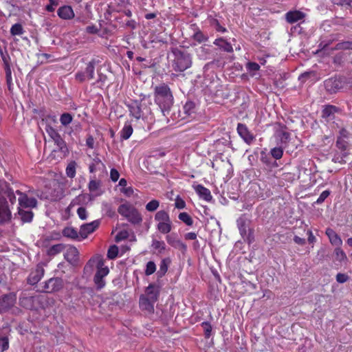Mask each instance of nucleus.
<instances>
[{
	"label": "nucleus",
	"instance_id": "f257e3e1",
	"mask_svg": "<svg viewBox=\"0 0 352 352\" xmlns=\"http://www.w3.org/2000/svg\"><path fill=\"white\" fill-rule=\"evenodd\" d=\"M154 97L155 103L160 107L164 115L165 112L170 110L174 98L168 85L162 83L156 86L154 89Z\"/></svg>",
	"mask_w": 352,
	"mask_h": 352
},
{
	"label": "nucleus",
	"instance_id": "f03ea898",
	"mask_svg": "<svg viewBox=\"0 0 352 352\" xmlns=\"http://www.w3.org/2000/svg\"><path fill=\"white\" fill-rule=\"evenodd\" d=\"M16 193L19 195L18 199L20 206L19 214L21 216V220H32L34 214L31 208L36 207V199L34 197H28L27 195L22 193L19 190H16Z\"/></svg>",
	"mask_w": 352,
	"mask_h": 352
},
{
	"label": "nucleus",
	"instance_id": "7ed1b4c3",
	"mask_svg": "<svg viewBox=\"0 0 352 352\" xmlns=\"http://www.w3.org/2000/svg\"><path fill=\"white\" fill-rule=\"evenodd\" d=\"M171 52L174 57L172 67L175 72H182L191 67L192 58L189 53L177 47L172 48Z\"/></svg>",
	"mask_w": 352,
	"mask_h": 352
},
{
	"label": "nucleus",
	"instance_id": "20e7f679",
	"mask_svg": "<svg viewBox=\"0 0 352 352\" xmlns=\"http://www.w3.org/2000/svg\"><path fill=\"white\" fill-rule=\"evenodd\" d=\"M96 263L97 272L94 276V280L98 289H102L105 285L104 278L109 274V270L107 267L104 266V261L100 256L90 259L85 266L87 267H92L93 264Z\"/></svg>",
	"mask_w": 352,
	"mask_h": 352
},
{
	"label": "nucleus",
	"instance_id": "39448f33",
	"mask_svg": "<svg viewBox=\"0 0 352 352\" xmlns=\"http://www.w3.org/2000/svg\"><path fill=\"white\" fill-rule=\"evenodd\" d=\"M146 99V96L144 95L140 100H133L130 104H127L132 116L136 119H140L144 116L145 112L148 113L149 111V109L145 102Z\"/></svg>",
	"mask_w": 352,
	"mask_h": 352
},
{
	"label": "nucleus",
	"instance_id": "423d86ee",
	"mask_svg": "<svg viewBox=\"0 0 352 352\" xmlns=\"http://www.w3.org/2000/svg\"><path fill=\"white\" fill-rule=\"evenodd\" d=\"M118 212L128 220H142V216L138 210L129 203L121 204Z\"/></svg>",
	"mask_w": 352,
	"mask_h": 352
},
{
	"label": "nucleus",
	"instance_id": "0eeeda50",
	"mask_svg": "<svg viewBox=\"0 0 352 352\" xmlns=\"http://www.w3.org/2000/svg\"><path fill=\"white\" fill-rule=\"evenodd\" d=\"M46 131L49 136L53 140L58 150L64 153L68 152L65 140L62 138L59 133L52 126H47Z\"/></svg>",
	"mask_w": 352,
	"mask_h": 352
},
{
	"label": "nucleus",
	"instance_id": "6e6552de",
	"mask_svg": "<svg viewBox=\"0 0 352 352\" xmlns=\"http://www.w3.org/2000/svg\"><path fill=\"white\" fill-rule=\"evenodd\" d=\"M250 221H241L238 224L240 234L244 241L248 244H251L254 241V229L251 227Z\"/></svg>",
	"mask_w": 352,
	"mask_h": 352
},
{
	"label": "nucleus",
	"instance_id": "1a4fd4ad",
	"mask_svg": "<svg viewBox=\"0 0 352 352\" xmlns=\"http://www.w3.org/2000/svg\"><path fill=\"white\" fill-rule=\"evenodd\" d=\"M324 86L329 94H336L343 87V82L340 78L334 76L324 81Z\"/></svg>",
	"mask_w": 352,
	"mask_h": 352
},
{
	"label": "nucleus",
	"instance_id": "9d476101",
	"mask_svg": "<svg viewBox=\"0 0 352 352\" xmlns=\"http://www.w3.org/2000/svg\"><path fill=\"white\" fill-rule=\"evenodd\" d=\"M16 302V296L13 293L4 294L0 297V314L8 311Z\"/></svg>",
	"mask_w": 352,
	"mask_h": 352
},
{
	"label": "nucleus",
	"instance_id": "9b49d317",
	"mask_svg": "<svg viewBox=\"0 0 352 352\" xmlns=\"http://www.w3.org/2000/svg\"><path fill=\"white\" fill-rule=\"evenodd\" d=\"M63 280L60 278H52L45 282L43 291L47 293L56 292L63 287Z\"/></svg>",
	"mask_w": 352,
	"mask_h": 352
},
{
	"label": "nucleus",
	"instance_id": "f8f14e48",
	"mask_svg": "<svg viewBox=\"0 0 352 352\" xmlns=\"http://www.w3.org/2000/svg\"><path fill=\"white\" fill-rule=\"evenodd\" d=\"M44 268L40 265H36L35 269L32 270L30 273L27 278L28 283L31 285H36L40 281V280L44 276Z\"/></svg>",
	"mask_w": 352,
	"mask_h": 352
},
{
	"label": "nucleus",
	"instance_id": "ddd939ff",
	"mask_svg": "<svg viewBox=\"0 0 352 352\" xmlns=\"http://www.w3.org/2000/svg\"><path fill=\"white\" fill-rule=\"evenodd\" d=\"M65 258L72 265H76L79 260V252L74 246H69L64 254Z\"/></svg>",
	"mask_w": 352,
	"mask_h": 352
},
{
	"label": "nucleus",
	"instance_id": "4468645a",
	"mask_svg": "<svg viewBox=\"0 0 352 352\" xmlns=\"http://www.w3.org/2000/svg\"><path fill=\"white\" fill-rule=\"evenodd\" d=\"M38 296H27L26 294H22L19 298L20 305L28 309L34 308V302L38 299Z\"/></svg>",
	"mask_w": 352,
	"mask_h": 352
},
{
	"label": "nucleus",
	"instance_id": "2eb2a0df",
	"mask_svg": "<svg viewBox=\"0 0 352 352\" xmlns=\"http://www.w3.org/2000/svg\"><path fill=\"white\" fill-rule=\"evenodd\" d=\"M99 226V221H91L89 223L83 224L80 226L79 231L80 236L85 239L87 235L93 232Z\"/></svg>",
	"mask_w": 352,
	"mask_h": 352
},
{
	"label": "nucleus",
	"instance_id": "dca6fc26",
	"mask_svg": "<svg viewBox=\"0 0 352 352\" xmlns=\"http://www.w3.org/2000/svg\"><path fill=\"white\" fill-rule=\"evenodd\" d=\"M237 132L246 143L250 144L254 140V136L250 133L245 124L239 123L237 126Z\"/></svg>",
	"mask_w": 352,
	"mask_h": 352
},
{
	"label": "nucleus",
	"instance_id": "f3484780",
	"mask_svg": "<svg viewBox=\"0 0 352 352\" xmlns=\"http://www.w3.org/2000/svg\"><path fill=\"white\" fill-rule=\"evenodd\" d=\"M1 194H3L7 196L9 199L10 203L14 204L16 203V199L15 196L16 191L12 189L9 184L7 182H3L1 185Z\"/></svg>",
	"mask_w": 352,
	"mask_h": 352
},
{
	"label": "nucleus",
	"instance_id": "a211bd4d",
	"mask_svg": "<svg viewBox=\"0 0 352 352\" xmlns=\"http://www.w3.org/2000/svg\"><path fill=\"white\" fill-rule=\"evenodd\" d=\"M155 302L149 299L144 295H142L140 298V307L142 310L148 311V313H153L154 311V303Z\"/></svg>",
	"mask_w": 352,
	"mask_h": 352
},
{
	"label": "nucleus",
	"instance_id": "6ab92c4d",
	"mask_svg": "<svg viewBox=\"0 0 352 352\" xmlns=\"http://www.w3.org/2000/svg\"><path fill=\"white\" fill-rule=\"evenodd\" d=\"M58 16L65 20L72 19L74 17V12L71 6H63L58 9Z\"/></svg>",
	"mask_w": 352,
	"mask_h": 352
},
{
	"label": "nucleus",
	"instance_id": "aec40b11",
	"mask_svg": "<svg viewBox=\"0 0 352 352\" xmlns=\"http://www.w3.org/2000/svg\"><path fill=\"white\" fill-rule=\"evenodd\" d=\"M305 14L299 10L289 11L286 13L285 19L289 23H294L304 19Z\"/></svg>",
	"mask_w": 352,
	"mask_h": 352
},
{
	"label": "nucleus",
	"instance_id": "412c9836",
	"mask_svg": "<svg viewBox=\"0 0 352 352\" xmlns=\"http://www.w3.org/2000/svg\"><path fill=\"white\" fill-rule=\"evenodd\" d=\"M11 212L6 199L0 196V220H10Z\"/></svg>",
	"mask_w": 352,
	"mask_h": 352
},
{
	"label": "nucleus",
	"instance_id": "4be33fe9",
	"mask_svg": "<svg viewBox=\"0 0 352 352\" xmlns=\"http://www.w3.org/2000/svg\"><path fill=\"white\" fill-rule=\"evenodd\" d=\"M166 239L168 244L173 247L184 251L186 250V245L177 239L176 234L173 233L167 235Z\"/></svg>",
	"mask_w": 352,
	"mask_h": 352
},
{
	"label": "nucleus",
	"instance_id": "5701e85b",
	"mask_svg": "<svg viewBox=\"0 0 352 352\" xmlns=\"http://www.w3.org/2000/svg\"><path fill=\"white\" fill-rule=\"evenodd\" d=\"M160 294V289L159 287L154 285L150 284L146 289V297H148L149 299L152 300L154 302H156L158 299V296Z\"/></svg>",
	"mask_w": 352,
	"mask_h": 352
},
{
	"label": "nucleus",
	"instance_id": "b1692460",
	"mask_svg": "<svg viewBox=\"0 0 352 352\" xmlns=\"http://www.w3.org/2000/svg\"><path fill=\"white\" fill-rule=\"evenodd\" d=\"M326 234L327 235V236L329 237V241L330 243L337 247V246H341L342 244V239H340V237L336 233V232L331 229V228H327L326 230Z\"/></svg>",
	"mask_w": 352,
	"mask_h": 352
},
{
	"label": "nucleus",
	"instance_id": "393cba45",
	"mask_svg": "<svg viewBox=\"0 0 352 352\" xmlns=\"http://www.w3.org/2000/svg\"><path fill=\"white\" fill-rule=\"evenodd\" d=\"M215 45L219 46L221 50L226 52H232L233 47L232 45L223 38H219L215 39L213 43Z\"/></svg>",
	"mask_w": 352,
	"mask_h": 352
},
{
	"label": "nucleus",
	"instance_id": "a878e982",
	"mask_svg": "<svg viewBox=\"0 0 352 352\" xmlns=\"http://www.w3.org/2000/svg\"><path fill=\"white\" fill-rule=\"evenodd\" d=\"M195 190L198 193L199 197L201 198H203L206 201H208L212 199L210 191L208 188L203 186L202 185H197L195 187Z\"/></svg>",
	"mask_w": 352,
	"mask_h": 352
},
{
	"label": "nucleus",
	"instance_id": "bb28decb",
	"mask_svg": "<svg viewBox=\"0 0 352 352\" xmlns=\"http://www.w3.org/2000/svg\"><path fill=\"white\" fill-rule=\"evenodd\" d=\"M97 63V61L95 59H92L91 61H89L85 69V74L87 77L88 80L93 79L94 77V70H95V66Z\"/></svg>",
	"mask_w": 352,
	"mask_h": 352
},
{
	"label": "nucleus",
	"instance_id": "cd10ccee",
	"mask_svg": "<svg viewBox=\"0 0 352 352\" xmlns=\"http://www.w3.org/2000/svg\"><path fill=\"white\" fill-rule=\"evenodd\" d=\"M63 234L65 237L70 238L72 239H78L80 236L79 232H78V231L76 229L72 227L65 228L63 230Z\"/></svg>",
	"mask_w": 352,
	"mask_h": 352
},
{
	"label": "nucleus",
	"instance_id": "c85d7f7f",
	"mask_svg": "<svg viewBox=\"0 0 352 352\" xmlns=\"http://www.w3.org/2000/svg\"><path fill=\"white\" fill-rule=\"evenodd\" d=\"M105 166L98 157H95L93 162L89 165V169L90 173H94L97 170L104 168Z\"/></svg>",
	"mask_w": 352,
	"mask_h": 352
},
{
	"label": "nucleus",
	"instance_id": "c756f323",
	"mask_svg": "<svg viewBox=\"0 0 352 352\" xmlns=\"http://www.w3.org/2000/svg\"><path fill=\"white\" fill-rule=\"evenodd\" d=\"M335 259L339 262H345L347 261V257L344 252L340 248V246H337L333 252Z\"/></svg>",
	"mask_w": 352,
	"mask_h": 352
},
{
	"label": "nucleus",
	"instance_id": "7c9ffc66",
	"mask_svg": "<svg viewBox=\"0 0 352 352\" xmlns=\"http://www.w3.org/2000/svg\"><path fill=\"white\" fill-rule=\"evenodd\" d=\"M65 248V246L62 243L54 245L48 249L47 254L50 256H54L63 251Z\"/></svg>",
	"mask_w": 352,
	"mask_h": 352
},
{
	"label": "nucleus",
	"instance_id": "2f4dec72",
	"mask_svg": "<svg viewBox=\"0 0 352 352\" xmlns=\"http://www.w3.org/2000/svg\"><path fill=\"white\" fill-rule=\"evenodd\" d=\"M133 128L131 124L125 125L121 131L120 137L122 140H127L133 133Z\"/></svg>",
	"mask_w": 352,
	"mask_h": 352
},
{
	"label": "nucleus",
	"instance_id": "473e14b6",
	"mask_svg": "<svg viewBox=\"0 0 352 352\" xmlns=\"http://www.w3.org/2000/svg\"><path fill=\"white\" fill-rule=\"evenodd\" d=\"M352 50V41H343L336 44L331 50Z\"/></svg>",
	"mask_w": 352,
	"mask_h": 352
},
{
	"label": "nucleus",
	"instance_id": "72a5a7b5",
	"mask_svg": "<svg viewBox=\"0 0 352 352\" xmlns=\"http://www.w3.org/2000/svg\"><path fill=\"white\" fill-rule=\"evenodd\" d=\"M157 229L160 232L167 234L171 230V224L169 222L160 221L157 225Z\"/></svg>",
	"mask_w": 352,
	"mask_h": 352
},
{
	"label": "nucleus",
	"instance_id": "f704fd0d",
	"mask_svg": "<svg viewBox=\"0 0 352 352\" xmlns=\"http://www.w3.org/2000/svg\"><path fill=\"white\" fill-rule=\"evenodd\" d=\"M73 120V116L69 113H64L60 117V122L64 126H67Z\"/></svg>",
	"mask_w": 352,
	"mask_h": 352
},
{
	"label": "nucleus",
	"instance_id": "c9c22d12",
	"mask_svg": "<svg viewBox=\"0 0 352 352\" xmlns=\"http://www.w3.org/2000/svg\"><path fill=\"white\" fill-rule=\"evenodd\" d=\"M338 108L333 105H327L322 110V118H327L336 112Z\"/></svg>",
	"mask_w": 352,
	"mask_h": 352
},
{
	"label": "nucleus",
	"instance_id": "e433bc0d",
	"mask_svg": "<svg viewBox=\"0 0 352 352\" xmlns=\"http://www.w3.org/2000/svg\"><path fill=\"white\" fill-rule=\"evenodd\" d=\"M76 163L74 161L71 162L66 168V174L68 177L74 178L76 175Z\"/></svg>",
	"mask_w": 352,
	"mask_h": 352
},
{
	"label": "nucleus",
	"instance_id": "4c0bfd02",
	"mask_svg": "<svg viewBox=\"0 0 352 352\" xmlns=\"http://www.w3.org/2000/svg\"><path fill=\"white\" fill-rule=\"evenodd\" d=\"M170 261L168 258H164L161 261L160 265V270L157 272L159 276H162L166 273L168 270V265Z\"/></svg>",
	"mask_w": 352,
	"mask_h": 352
},
{
	"label": "nucleus",
	"instance_id": "58836bf2",
	"mask_svg": "<svg viewBox=\"0 0 352 352\" xmlns=\"http://www.w3.org/2000/svg\"><path fill=\"white\" fill-rule=\"evenodd\" d=\"M23 32H24V30H23V26L20 23H15L10 28V34L12 36H16V35L20 36V35H22L23 34Z\"/></svg>",
	"mask_w": 352,
	"mask_h": 352
},
{
	"label": "nucleus",
	"instance_id": "ea45409f",
	"mask_svg": "<svg viewBox=\"0 0 352 352\" xmlns=\"http://www.w3.org/2000/svg\"><path fill=\"white\" fill-rule=\"evenodd\" d=\"M192 38L195 41L202 43L208 41V36L204 34L201 30H198L192 36Z\"/></svg>",
	"mask_w": 352,
	"mask_h": 352
},
{
	"label": "nucleus",
	"instance_id": "a19ab883",
	"mask_svg": "<svg viewBox=\"0 0 352 352\" xmlns=\"http://www.w3.org/2000/svg\"><path fill=\"white\" fill-rule=\"evenodd\" d=\"M6 82L8 86L9 89H10V86L12 85V72L10 63H6L4 66Z\"/></svg>",
	"mask_w": 352,
	"mask_h": 352
},
{
	"label": "nucleus",
	"instance_id": "79ce46f5",
	"mask_svg": "<svg viewBox=\"0 0 352 352\" xmlns=\"http://www.w3.org/2000/svg\"><path fill=\"white\" fill-rule=\"evenodd\" d=\"M334 5L344 7L346 9L352 8V0H331Z\"/></svg>",
	"mask_w": 352,
	"mask_h": 352
},
{
	"label": "nucleus",
	"instance_id": "37998d69",
	"mask_svg": "<svg viewBox=\"0 0 352 352\" xmlns=\"http://www.w3.org/2000/svg\"><path fill=\"white\" fill-rule=\"evenodd\" d=\"M152 247L155 250H158L160 253L162 252L166 249L165 243L162 241L153 240Z\"/></svg>",
	"mask_w": 352,
	"mask_h": 352
},
{
	"label": "nucleus",
	"instance_id": "c03bdc74",
	"mask_svg": "<svg viewBox=\"0 0 352 352\" xmlns=\"http://www.w3.org/2000/svg\"><path fill=\"white\" fill-rule=\"evenodd\" d=\"M129 236V232L126 229L120 230L115 236V241L118 243L127 239Z\"/></svg>",
	"mask_w": 352,
	"mask_h": 352
},
{
	"label": "nucleus",
	"instance_id": "a18cd8bd",
	"mask_svg": "<svg viewBox=\"0 0 352 352\" xmlns=\"http://www.w3.org/2000/svg\"><path fill=\"white\" fill-rule=\"evenodd\" d=\"M118 254V248L116 245H111L107 252V257L109 259H114Z\"/></svg>",
	"mask_w": 352,
	"mask_h": 352
},
{
	"label": "nucleus",
	"instance_id": "49530a36",
	"mask_svg": "<svg viewBox=\"0 0 352 352\" xmlns=\"http://www.w3.org/2000/svg\"><path fill=\"white\" fill-rule=\"evenodd\" d=\"M101 182L100 180H91L89 183L88 188L90 192H96L99 190Z\"/></svg>",
	"mask_w": 352,
	"mask_h": 352
},
{
	"label": "nucleus",
	"instance_id": "de8ad7c7",
	"mask_svg": "<svg viewBox=\"0 0 352 352\" xmlns=\"http://www.w3.org/2000/svg\"><path fill=\"white\" fill-rule=\"evenodd\" d=\"M195 108V102H193L192 101H188L184 106V113L188 115H190L192 113L194 112Z\"/></svg>",
	"mask_w": 352,
	"mask_h": 352
},
{
	"label": "nucleus",
	"instance_id": "09e8293b",
	"mask_svg": "<svg viewBox=\"0 0 352 352\" xmlns=\"http://www.w3.org/2000/svg\"><path fill=\"white\" fill-rule=\"evenodd\" d=\"M270 153L274 159L279 160L283 157V151L280 147H275L271 150Z\"/></svg>",
	"mask_w": 352,
	"mask_h": 352
},
{
	"label": "nucleus",
	"instance_id": "8fccbe9b",
	"mask_svg": "<svg viewBox=\"0 0 352 352\" xmlns=\"http://www.w3.org/2000/svg\"><path fill=\"white\" fill-rule=\"evenodd\" d=\"M336 146L342 151H345L348 147V143L342 137H338L336 141Z\"/></svg>",
	"mask_w": 352,
	"mask_h": 352
},
{
	"label": "nucleus",
	"instance_id": "3c124183",
	"mask_svg": "<svg viewBox=\"0 0 352 352\" xmlns=\"http://www.w3.org/2000/svg\"><path fill=\"white\" fill-rule=\"evenodd\" d=\"M156 270V265L153 261H148L146 264L145 274L149 276L153 274Z\"/></svg>",
	"mask_w": 352,
	"mask_h": 352
},
{
	"label": "nucleus",
	"instance_id": "603ef678",
	"mask_svg": "<svg viewBox=\"0 0 352 352\" xmlns=\"http://www.w3.org/2000/svg\"><path fill=\"white\" fill-rule=\"evenodd\" d=\"M201 327H203L204 335L206 338H210L212 332V326L208 322H203L201 323Z\"/></svg>",
	"mask_w": 352,
	"mask_h": 352
},
{
	"label": "nucleus",
	"instance_id": "864d4df0",
	"mask_svg": "<svg viewBox=\"0 0 352 352\" xmlns=\"http://www.w3.org/2000/svg\"><path fill=\"white\" fill-rule=\"evenodd\" d=\"M160 203L157 200L153 199L146 205V209L149 212H153L157 209Z\"/></svg>",
	"mask_w": 352,
	"mask_h": 352
},
{
	"label": "nucleus",
	"instance_id": "5fc2aeb1",
	"mask_svg": "<svg viewBox=\"0 0 352 352\" xmlns=\"http://www.w3.org/2000/svg\"><path fill=\"white\" fill-rule=\"evenodd\" d=\"M330 193V191L328 190L323 191L316 201L315 204H321L323 203L324 201L329 196Z\"/></svg>",
	"mask_w": 352,
	"mask_h": 352
},
{
	"label": "nucleus",
	"instance_id": "6e6d98bb",
	"mask_svg": "<svg viewBox=\"0 0 352 352\" xmlns=\"http://www.w3.org/2000/svg\"><path fill=\"white\" fill-rule=\"evenodd\" d=\"M155 220H169V216L166 211L160 210L155 214Z\"/></svg>",
	"mask_w": 352,
	"mask_h": 352
},
{
	"label": "nucleus",
	"instance_id": "4d7b16f0",
	"mask_svg": "<svg viewBox=\"0 0 352 352\" xmlns=\"http://www.w3.org/2000/svg\"><path fill=\"white\" fill-rule=\"evenodd\" d=\"M58 5V0H49V4L45 6V10L47 12H52L54 11L55 7Z\"/></svg>",
	"mask_w": 352,
	"mask_h": 352
},
{
	"label": "nucleus",
	"instance_id": "13d9d810",
	"mask_svg": "<svg viewBox=\"0 0 352 352\" xmlns=\"http://www.w3.org/2000/svg\"><path fill=\"white\" fill-rule=\"evenodd\" d=\"M349 279V277L346 274L338 273L336 275V281L339 283H344Z\"/></svg>",
	"mask_w": 352,
	"mask_h": 352
},
{
	"label": "nucleus",
	"instance_id": "bf43d9fd",
	"mask_svg": "<svg viewBox=\"0 0 352 352\" xmlns=\"http://www.w3.org/2000/svg\"><path fill=\"white\" fill-rule=\"evenodd\" d=\"M212 25L214 26L215 30L217 32H226V29L220 25V23L217 19H213L212 21Z\"/></svg>",
	"mask_w": 352,
	"mask_h": 352
},
{
	"label": "nucleus",
	"instance_id": "052dcab7",
	"mask_svg": "<svg viewBox=\"0 0 352 352\" xmlns=\"http://www.w3.org/2000/svg\"><path fill=\"white\" fill-rule=\"evenodd\" d=\"M0 346H1V351H4L9 347L8 339L6 337L0 339Z\"/></svg>",
	"mask_w": 352,
	"mask_h": 352
},
{
	"label": "nucleus",
	"instance_id": "680f3d73",
	"mask_svg": "<svg viewBox=\"0 0 352 352\" xmlns=\"http://www.w3.org/2000/svg\"><path fill=\"white\" fill-rule=\"evenodd\" d=\"M75 78H76V80L80 82H82L85 81V80L87 78L85 73L82 72H77L75 75Z\"/></svg>",
	"mask_w": 352,
	"mask_h": 352
},
{
	"label": "nucleus",
	"instance_id": "e2e57ef3",
	"mask_svg": "<svg viewBox=\"0 0 352 352\" xmlns=\"http://www.w3.org/2000/svg\"><path fill=\"white\" fill-rule=\"evenodd\" d=\"M120 174L115 168H111L110 171V177L113 182H117L119 179Z\"/></svg>",
	"mask_w": 352,
	"mask_h": 352
},
{
	"label": "nucleus",
	"instance_id": "0e129e2a",
	"mask_svg": "<svg viewBox=\"0 0 352 352\" xmlns=\"http://www.w3.org/2000/svg\"><path fill=\"white\" fill-rule=\"evenodd\" d=\"M77 213L79 218L82 220L85 219L87 218V210L83 207H80L77 210Z\"/></svg>",
	"mask_w": 352,
	"mask_h": 352
},
{
	"label": "nucleus",
	"instance_id": "69168bd1",
	"mask_svg": "<svg viewBox=\"0 0 352 352\" xmlns=\"http://www.w3.org/2000/svg\"><path fill=\"white\" fill-rule=\"evenodd\" d=\"M175 207L178 209H182L185 208L186 204L185 201L180 198L179 196L175 199Z\"/></svg>",
	"mask_w": 352,
	"mask_h": 352
},
{
	"label": "nucleus",
	"instance_id": "338daca9",
	"mask_svg": "<svg viewBox=\"0 0 352 352\" xmlns=\"http://www.w3.org/2000/svg\"><path fill=\"white\" fill-rule=\"evenodd\" d=\"M248 69L250 71L256 72L260 68V66L256 63L250 62L247 65Z\"/></svg>",
	"mask_w": 352,
	"mask_h": 352
},
{
	"label": "nucleus",
	"instance_id": "774afa93",
	"mask_svg": "<svg viewBox=\"0 0 352 352\" xmlns=\"http://www.w3.org/2000/svg\"><path fill=\"white\" fill-rule=\"evenodd\" d=\"M86 145L90 148H94V138L91 136V135H89L87 138V140H86Z\"/></svg>",
	"mask_w": 352,
	"mask_h": 352
}]
</instances>
